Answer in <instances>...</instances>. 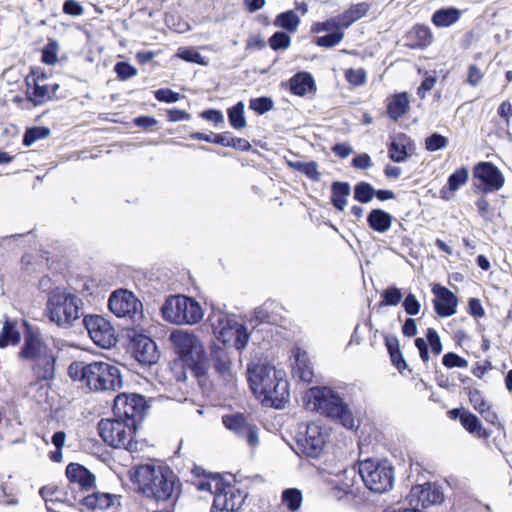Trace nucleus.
<instances>
[{"mask_svg":"<svg viewBox=\"0 0 512 512\" xmlns=\"http://www.w3.org/2000/svg\"><path fill=\"white\" fill-rule=\"evenodd\" d=\"M22 327L23 338L17 352L18 360L31 364L37 383L53 381L56 377L57 352L49 345L38 326L22 320Z\"/></svg>","mask_w":512,"mask_h":512,"instance_id":"obj_1","label":"nucleus"},{"mask_svg":"<svg viewBox=\"0 0 512 512\" xmlns=\"http://www.w3.org/2000/svg\"><path fill=\"white\" fill-rule=\"evenodd\" d=\"M253 394L263 403L281 408L289 400V384L282 369L270 364H253L247 369Z\"/></svg>","mask_w":512,"mask_h":512,"instance_id":"obj_2","label":"nucleus"},{"mask_svg":"<svg viewBox=\"0 0 512 512\" xmlns=\"http://www.w3.org/2000/svg\"><path fill=\"white\" fill-rule=\"evenodd\" d=\"M307 406L327 417L336 419L345 428L353 429L355 419L342 398L328 387H313L309 390Z\"/></svg>","mask_w":512,"mask_h":512,"instance_id":"obj_3","label":"nucleus"},{"mask_svg":"<svg viewBox=\"0 0 512 512\" xmlns=\"http://www.w3.org/2000/svg\"><path fill=\"white\" fill-rule=\"evenodd\" d=\"M169 341L173 351L187 364L199 377L205 373L206 369V351L200 338L191 331L184 329H174Z\"/></svg>","mask_w":512,"mask_h":512,"instance_id":"obj_4","label":"nucleus"},{"mask_svg":"<svg viewBox=\"0 0 512 512\" xmlns=\"http://www.w3.org/2000/svg\"><path fill=\"white\" fill-rule=\"evenodd\" d=\"M83 301L77 295L56 287L48 296L46 315L59 327L69 328L82 315Z\"/></svg>","mask_w":512,"mask_h":512,"instance_id":"obj_5","label":"nucleus"},{"mask_svg":"<svg viewBox=\"0 0 512 512\" xmlns=\"http://www.w3.org/2000/svg\"><path fill=\"white\" fill-rule=\"evenodd\" d=\"M97 429L99 436L109 446L124 448L129 452L138 451V430L127 423V420L113 415V418L101 419Z\"/></svg>","mask_w":512,"mask_h":512,"instance_id":"obj_6","label":"nucleus"},{"mask_svg":"<svg viewBox=\"0 0 512 512\" xmlns=\"http://www.w3.org/2000/svg\"><path fill=\"white\" fill-rule=\"evenodd\" d=\"M203 315L200 304L185 295L170 296L162 306V318L175 325L197 324Z\"/></svg>","mask_w":512,"mask_h":512,"instance_id":"obj_7","label":"nucleus"},{"mask_svg":"<svg viewBox=\"0 0 512 512\" xmlns=\"http://www.w3.org/2000/svg\"><path fill=\"white\" fill-rule=\"evenodd\" d=\"M359 474L365 486L375 493H385L394 484V468L388 460L366 459L359 463Z\"/></svg>","mask_w":512,"mask_h":512,"instance_id":"obj_8","label":"nucleus"},{"mask_svg":"<svg viewBox=\"0 0 512 512\" xmlns=\"http://www.w3.org/2000/svg\"><path fill=\"white\" fill-rule=\"evenodd\" d=\"M149 408L150 406L143 395L120 393L114 399L113 415L127 420V423L138 430Z\"/></svg>","mask_w":512,"mask_h":512,"instance_id":"obj_9","label":"nucleus"},{"mask_svg":"<svg viewBox=\"0 0 512 512\" xmlns=\"http://www.w3.org/2000/svg\"><path fill=\"white\" fill-rule=\"evenodd\" d=\"M129 477L136 492L156 504L160 501V481L154 464L147 463L132 468Z\"/></svg>","mask_w":512,"mask_h":512,"instance_id":"obj_10","label":"nucleus"},{"mask_svg":"<svg viewBox=\"0 0 512 512\" xmlns=\"http://www.w3.org/2000/svg\"><path fill=\"white\" fill-rule=\"evenodd\" d=\"M110 311L119 318L137 321L142 318V303L128 290H116L109 297Z\"/></svg>","mask_w":512,"mask_h":512,"instance_id":"obj_11","label":"nucleus"},{"mask_svg":"<svg viewBox=\"0 0 512 512\" xmlns=\"http://www.w3.org/2000/svg\"><path fill=\"white\" fill-rule=\"evenodd\" d=\"M83 325L88 331L93 342L104 349H109L116 345L117 338L115 329L111 323L101 315L84 316Z\"/></svg>","mask_w":512,"mask_h":512,"instance_id":"obj_12","label":"nucleus"},{"mask_svg":"<svg viewBox=\"0 0 512 512\" xmlns=\"http://www.w3.org/2000/svg\"><path fill=\"white\" fill-rule=\"evenodd\" d=\"M128 348L135 359L144 365L157 364L160 358L155 341L144 334L133 332L129 335Z\"/></svg>","mask_w":512,"mask_h":512,"instance_id":"obj_13","label":"nucleus"},{"mask_svg":"<svg viewBox=\"0 0 512 512\" xmlns=\"http://www.w3.org/2000/svg\"><path fill=\"white\" fill-rule=\"evenodd\" d=\"M220 482H215V496L210 512H238L244 503L246 495L239 489L227 486L219 488Z\"/></svg>","mask_w":512,"mask_h":512,"instance_id":"obj_14","label":"nucleus"},{"mask_svg":"<svg viewBox=\"0 0 512 512\" xmlns=\"http://www.w3.org/2000/svg\"><path fill=\"white\" fill-rule=\"evenodd\" d=\"M101 361H93L90 363L84 361H73L68 367V375L73 381L80 382L90 391H98Z\"/></svg>","mask_w":512,"mask_h":512,"instance_id":"obj_15","label":"nucleus"},{"mask_svg":"<svg viewBox=\"0 0 512 512\" xmlns=\"http://www.w3.org/2000/svg\"><path fill=\"white\" fill-rule=\"evenodd\" d=\"M222 422L227 429L234 432L239 438L244 439L252 449L259 444L258 428L248 422L244 415L238 413L224 415Z\"/></svg>","mask_w":512,"mask_h":512,"instance_id":"obj_16","label":"nucleus"},{"mask_svg":"<svg viewBox=\"0 0 512 512\" xmlns=\"http://www.w3.org/2000/svg\"><path fill=\"white\" fill-rule=\"evenodd\" d=\"M473 174L483 184L484 192L498 191L504 185L503 174L490 162L478 163L474 168Z\"/></svg>","mask_w":512,"mask_h":512,"instance_id":"obj_17","label":"nucleus"},{"mask_svg":"<svg viewBox=\"0 0 512 512\" xmlns=\"http://www.w3.org/2000/svg\"><path fill=\"white\" fill-rule=\"evenodd\" d=\"M298 445L308 457H318L325 445V437L320 426L315 423L308 424L305 434L298 440Z\"/></svg>","mask_w":512,"mask_h":512,"instance_id":"obj_18","label":"nucleus"},{"mask_svg":"<svg viewBox=\"0 0 512 512\" xmlns=\"http://www.w3.org/2000/svg\"><path fill=\"white\" fill-rule=\"evenodd\" d=\"M162 512H172L180 495V481L176 474L168 467L162 466Z\"/></svg>","mask_w":512,"mask_h":512,"instance_id":"obj_19","label":"nucleus"},{"mask_svg":"<svg viewBox=\"0 0 512 512\" xmlns=\"http://www.w3.org/2000/svg\"><path fill=\"white\" fill-rule=\"evenodd\" d=\"M410 503L416 502V505H421L422 508H428L432 505L441 503L443 500V493L430 483L424 485H417L413 487L409 493Z\"/></svg>","mask_w":512,"mask_h":512,"instance_id":"obj_20","label":"nucleus"},{"mask_svg":"<svg viewBox=\"0 0 512 512\" xmlns=\"http://www.w3.org/2000/svg\"><path fill=\"white\" fill-rule=\"evenodd\" d=\"M432 291L436 296L435 311L440 317H449L456 313L458 299L453 292L439 284H436Z\"/></svg>","mask_w":512,"mask_h":512,"instance_id":"obj_21","label":"nucleus"},{"mask_svg":"<svg viewBox=\"0 0 512 512\" xmlns=\"http://www.w3.org/2000/svg\"><path fill=\"white\" fill-rule=\"evenodd\" d=\"M98 391H116L122 387V375L117 366L101 361Z\"/></svg>","mask_w":512,"mask_h":512,"instance_id":"obj_22","label":"nucleus"},{"mask_svg":"<svg viewBox=\"0 0 512 512\" xmlns=\"http://www.w3.org/2000/svg\"><path fill=\"white\" fill-rule=\"evenodd\" d=\"M226 331L227 335L220 340L223 344H229L237 350H243L247 346L250 334L247 328L238 322L234 315H232L231 325Z\"/></svg>","mask_w":512,"mask_h":512,"instance_id":"obj_23","label":"nucleus"},{"mask_svg":"<svg viewBox=\"0 0 512 512\" xmlns=\"http://www.w3.org/2000/svg\"><path fill=\"white\" fill-rule=\"evenodd\" d=\"M65 473L71 483L79 484L83 490H89L95 484V475L82 464L69 463Z\"/></svg>","mask_w":512,"mask_h":512,"instance_id":"obj_24","label":"nucleus"},{"mask_svg":"<svg viewBox=\"0 0 512 512\" xmlns=\"http://www.w3.org/2000/svg\"><path fill=\"white\" fill-rule=\"evenodd\" d=\"M469 170L466 167H460L453 172L447 181V186L440 190V197L449 201L454 197V193L468 181Z\"/></svg>","mask_w":512,"mask_h":512,"instance_id":"obj_25","label":"nucleus"},{"mask_svg":"<svg viewBox=\"0 0 512 512\" xmlns=\"http://www.w3.org/2000/svg\"><path fill=\"white\" fill-rule=\"evenodd\" d=\"M119 498L120 496L111 493L94 492L84 497L81 502L84 506L92 510H106L114 507L116 502L119 503Z\"/></svg>","mask_w":512,"mask_h":512,"instance_id":"obj_26","label":"nucleus"},{"mask_svg":"<svg viewBox=\"0 0 512 512\" xmlns=\"http://www.w3.org/2000/svg\"><path fill=\"white\" fill-rule=\"evenodd\" d=\"M212 359L214 368L218 374L226 381L233 379L232 361L226 349L214 347L212 349Z\"/></svg>","mask_w":512,"mask_h":512,"instance_id":"obj_27","label":"nucleus"},{"mask_svg":"<svg viewBox=\"0 0 512 512\" xmlns=\"http://www.w3.org/2000/svg\"><path fill=\"white\" fill-rule=\"evenodd\" d=\"M207 321L212 328L213 334L220 341L221 338H225V335H227L226 330L231 325L232 315L219 309H213Z\"/></svg>","mask_w":512,"mask_h":512,"instance_id":"obj_28","label":"nucleus"},{"mask_svg":"<svg viewBox=\"0 0 512 512\" xmlns=\"http://www.w3.org/2000/svg\"><path fill=\"white\" fill-rule=\"evenodd\" d=\"M290 91L300 97L315 90V81L308 72H298L289 80Z\"/></svg>","mask_w":512,"mask_h":512,"instance_id":"obj_29","label":"nucleus"},{"mask_svg":"<svg viewBox=\"0 0 512 512\" xmlns=\"http://www.w3.org/2000/svg\"><path fill=\"white\" fill-rule=\"evenodd\" d=\"M22 338L23 334L17 328V322L6 317L0 331V348L16 346L21 342Z\"/></svg>","mask_w":512,"mask_h":512,"instance_id":"obj_30","label":"nucleus"},{"mask_svg":"<svg viewBox=\"0 0 512 512\" xmlns=\"http://www.w3.org/2000/svg\"><path fill=\"white\" fill-rule=\"evenodd\" d=\"M392 222L393 216L382 209H373L367 216L369 227L378 233L387 232L391 228Z\"/></svg>","mask_w":512,"mask_h":512,"instance_id":"obj_31","label":"nucleus"},{"mask_svg":"<svg viewBox=\"0 0 512 512\" xmlns=\"http://www.w3.org/2000/svg\"><path fill=\"white\" fill-rule=\"evenodd\" d=\"M370 10V4L360 2L351 5L347 10L339 15L343 29H348L353 23L365 17Z\"/></svg>","mask_w":512,"mask_h":512,"instance_id":"obj_32","label":"nucleus"},{"mask_svg":"<svg viewBox=\"0 0 512 512\" xmlns=\"http://www.w3.org/2000/svg\"><path fill=\"white\" fill-rule=\"evenodd\" d=\"M294 374L299 377L300 380L310 383L313 378V369L305 351L297 349L295 352V367Z\"/></svg>","mask_w":512,"mask_h":512,"instance_id":"obj_33","label":"nucleus"},{"mask_svg":"<svg viewBox=\"0 0 512 512\" xmlns=\"http://www.w3.org/2000/svg\"><path fill=\"white\" fill-rule=\"evenodd\" d=\"M462 11L453 8H442L434 12L432 22L437 27H449L459 21Z\"/></svg>","mask_w":512,"mask_h":512,"instance_id":"obj_34","label":"nucleus"},{"mask_svg":"<svg viewBox=\"0 0 512 512\" xmlns=\"http://www.w3.org/2000/svg\"><path fill=\"white\" fill-rule=\"evenodd\" d=\"M331 201L333 206L343 211L347 205V197L350 195L351 188L347 182H333L331 186Z\"/></svg>","mask_w":512,"mask_h":512,"instance_id":"obj_35","label":"nucleus"},{"mask_svg":"<svg viewBox=\"0 0 512 512\" xmlns=\"http://www.w3.org/2000/svg\"><path fill=\"white\" fill-rule=\"evenodd\" d=\"M409 108V99L406 93L396 94L388 104L387 113L391 119L397 121Z\"/></svg>","mask_w":512,"mask_h":512,"instance_id":"obj_36","label":"nucleus"},{"mask_svg":"<svg viewBox=\"0 0 512 512\" xmlns=\"http://www.w3.org/2000/svg\"><path fill=\"white\" fill-rule=\"evenodd\" d=\"M460 422L469 433L475 434L479 438L489 437V433L483 428L476 415L470 412H465L460 416Z\"/></svg>","mask_w":512,"mask_h":512,"instance_id":"obj_37","label":"nucleus"},{"mask_svg":"<svg viewBox=\"0 0 512 512\" xmlns=\"http://www.w3.org/2000/svg\"><path fill=\"white\" fill-rule=\"evenodd\" d=\"M299 24L300 18L293 10L280 13L274 21L276 27L283 28L289 32H295Z\"/></svg>","mask_w":512,"mask_h":512,"instance_id":"obj_38","label":"nucleus"},{"mask_svg":"<svg viewBox=\"0 0 512 512\" xmlns=\"http://www.w3.org/2000/svg\"><path fill=\"white\" fill-rule=\"evenodd\" d=\"M51 131L46 126H33L24 132L22 143L25 147L32 146L37 140L45 139Z\"/></svg>","mask_w":512,"mask_h":512,"instance_id":"obj_39","label":"nucleus"},{"mask_svg":"<svg viewBox=\"0 0 512 512\" xmlns=\"http://www.w3.org/2000/svg\"><path fill=\"white\" fill-rule=\"evenodd\" d=\"M59 43L54 38H48L47 44L42 49L41 62L53 66L58 62Z\"/></svg>","mask_w":512,"mask_h":512,"instance_id":"obj_40","label":"nucleus"},{"mask_svg":"<svg viewBox=\"0 0 512 512\" xmlns=\"http://www.w3.org/2000/svg\"><path fill=\"white\" fill-rule=\"evenodd\" d=\"M244 103L242 101L235 104L228 109V119L230 125L237 130L243 129L246 126V119L244 117Z\"/></svg>","mask_w":512,"mask_h":512,"instance_id":"obj_41","label":"nucleus"},{"mask_svg":"<svg viewBox=\"0 0 512 512\" xmlns=\"http://www.w3.org/2000/svg\"><path fill=\"white\" fill-rule=\"evenodd\" d=\"M282 503L291 511H296L302 504V493L299 489L289 488L282 493Z\"/></svg>","mask_w":512,"mask_h":512,"instance_id":"obj_42","label":"nucleus"},{"mask_svg":"<svg viewBox=\"0 0 512 512\" xmlns=\"http://www.w3.org/2000/svg\"><path fill=\"white\" fill-rule=\"evenodd\" d=\"M176 56L186 62L196 63L203 66H206L209 63V61L194 48L180 47Z\"/></svg>","mask_w":512,"mask_h":512,"instance_id":"obj_43","label":"nucleus"},{"mask_svg":"<svg viewBox=\"0 0 512 512\" xmlns=\"http://www.w3.org/2000/svg\"><path fill=\"white\" fill-rule=\"evenodd\" d=\"M375 195V189L367 182L361 181L354 187V199L361 203H369Z\"/></svg>","mask_w":512,"mask_h":512,"instance_id":"obj_44","label":"nucleus"},{"mask_svg":"<svg viewBox=\"0 0 512 512\" xmlns=\"http://www.w3.org/2000/svg\"><path fill=\"white\" fill-rule=\"evenodd\" d=\"M28 99L33 102L35 106L42 105L49 97V86L40 85L37 83V79H33V87L31 93L28 95Z\"/></svg>","mask_w":512,"mask_h":512,"instance_id":"obj_45","label":"nucleus"},{"mask_svg":"<svg viewBox=\"0 0 512 512\" xmlns=\"http://www.w3.org/2000/svg\"><path fill=\"white\" fill-rule=\"evenodd\" d=\"M345 34L343 31L338 30L331 32L327 35L318 37L315 41L316 45L324 48H331L338 45L344 38Z\"/></svg>","mask_w":512,"mask_h":512,"instance_id":"obj_46","label":"nucleus"},{"mask_svg":"<svg viewBox=\"0 0 512 512\" xmlns=\"http://www.w3.org/2000/svg\"><path fill=\"white\" fill-rule=\"evenodd\" d=\"M342 25L339 15L337 17L330 18L324 22L314 23L311 30L314 33L326 32V31H338L342 30Z\"/></svg>","mask_w":512,"mask_h":512,"instance_id":"obj_47","label":"nucleus"},{"mask_svg":"<svg viewBox=\"0 0 512 512\" xmlns=\"http://www.w3.org/2000/svg\"><path fill=\"white\" fill-rule=\"evenodd\" d=\"M114 72L122 80H128L137 74V69L127 61H119L114 65Z\"/></svg>","mask_w":512,"mask_h":512,"instance_id":"obj_48","label":"nucleus"},{"mask_svg":"<svg viewBox=\"0 0 512 512\" xmlns=\"http://www.w3.org/2000/svg\"><path fill=\"white\" fill-rule=\"evenodd\" d=\"M249 108L262 115L273 108V100L269 97L252 98L249 102Z\"/></svg>","mask_w":512,"mask_h":512,"instance_id":"obj_49","label":"nucleus"},{"mask_svg":"<svg viewBox=\"0 0 512 512\" xmlns=\"http://www.w3.org/2000/svg\"><path fill=\"white\" fill-rule=\"evenodd\" d=\"M290 44V36L282 31L275 32L269 39V45L273 50L287 49Z\"/></svg>","mask_w":512,"mask_h":512,"instance_id":"obj_50","label":"nucleus"},{"mask_svg":"<svg viewBox=\"0 0 512 512\" xmlns=\"http://www.w3.org/2000/svg\"><path fill=\"white\" fill-rule=\"evenodd\" d=\"M447 144L448 139L445 136L438 133H433L425 140V147L428 151L431 152L443 149L447 146Z\"/></svg>","mask_w":512,"mask_h":512,"instance_id":"obj_51","label":"nucleus"},{"mask_svg":"<svg viewBox=\"0 0 512 512\" xmlns=\"http://www.w3.org/2000/svg\"><path fill=\"white\" fill-rule=\"evenodd\" d=\"M382 298L383 301L380 303L381 306H395L402 300V293L397 287H389L382 293Z\"/></svg>","mask_w":512,"mask_h":512,"instance_id":"obj_52","label":"nucleus"},{"mask_svg":"<svg viewBox=\"0 0 512 512\" xmlns=\"http://www.w3.org/2000/svg\"><path fill=\"white\" fill-rule=\"evenodd\" d=\"M389 157L394 162H403L407 157V150L404 144L392 141L389 148Z\"/></svg>","mask_w":512,"mask_h":512,"instance_id":"obj_53","label":"nucleus"},{"mask_svg":"<svg viewBox=\"0 0 512 512\" xmlns=\"http://www.w3.org/2000/svg\"><path fill=\"white\" fill-rule=\"evenodd\" d=\"M442 362L443 365L449 369L455 367L466 368L468 366V361L465 358L453 352L446 353L443 356Z\"/></svg>","mask_w":512,"mask_h":512,"instance_id":"obj_54","label":"nucleus"},{"mask_svg":"<svg viewBox=\"0 0 512 512\" xmlns=\"http://www.w3.org/2000/svg\"><path fill=\"white\" fill-rule=\"evenodd\" d=\"M426 338L431 347L432 352L435 355H439L442 352V343L437 331L433 328H429L427 330Z\"/></svg>","mask_w":512,"mask_h":512,"instance_id":"obj_55","label":"nucleus"},{"mask_svg":"<svg viewBox=\"0 0 512 512\" xmlns=\"http://www.w3.org/2000/svg\"><path fill=\"white\" fill-rule=\"evenodd\" d=\"M185 366H187V364L184 361H182V359L180 357H179V359L170 363L169 368L172 371V373L174 374V377L177 381H185L186 380L187 375H186Z\"/></svg>","mask_w":512,"mask_h":512,"instance_id":"obj_56","label":"nucleus"},{"mask_svg":"<svg viewBox=\"0 0 512 512\" xmlns=\"http://www.w3.org/2000/svg\"><path fill=\"white\" fill-rule=\"evenodd\" d=\"M63 13L78 17L81 16L84 12L82 5L76 0H65L62 6Z\"/></svg>","mask_w":512,"mask_h":512,"instance_id":"obj_57","label":"nucleus"},{"mask_svg":"<svg viewBox=\"0 0 512 512\" xmlns=\"http://www.w3.org/2000/svg\"><path fill=\"white\" fill-rule=\"evenodd\" d=\"M403 307L407 314L415 316L420 311V303L414 294L410 293L403 301Z\"/></svg>","mask_w":512,"mask_h":512,"instance_id":"obj_58","label":"nucleus"},{"mask_svg":"<svg viewBox=\"0 0 512 512\" xmlns=\"http://www.w3.org/2000/svg\"><path fill=\"white\" fill-rule=\"evenodd\" d=\"M346 79L353 85H362L366 80V72L363 69H349L346 72Z\"/></svg>","mask_w":512,"mask_h":512,"instance_id":"obj_59","label":"nucleus"},{"mask_svg":"<svg viewBox=\"0 0 512 512\" xmlns=\"http://www.w3.org/2000/svg\"><path fill=\"white\" fill-rule=\"evenodd\" d=\"M484 74L475 64H472L468 68L467 83L473 87H476L483 79Z\"/></svg>","mask_w":512,"mask_h":512,"instance_id":"obj_60","label":"nucleus"},{"mask_svg":"<svg viewBox=\"0 0 512 512\" xmlns=\"http://www.w3.org/2000/svg\"><path fill=\"white\" fill-rule=\"evenodd\" d=\"M469 399L474 409L477 410L479 413L489 406L482 398L480 392L477 390L470 392Z\"/></svg>","mask_w":512,"mask_h":512,"instance_id":"obj_61","label":"nucleus"},{"mask_svg":"<svg viewBox=\"0 0 512 512\" xmlns=\"http://www.w3.org/2000/svg\"><path fill=\"white\" fill-rule=\"evenodd\" d=\"M302 173L313 181H319L321 179V173L318 171V164L315 161L307 162Z\"/></svg>","mask_w":512,"mask_h":512,"instance_id":"obj_62","label":"nucleus"},{"mask_svg":"<svg viewBox=\"0 0 512 512\" xmlns=\"http://www.w3.org/2000/svg\"><path fill=\"white\" fill-rule=\"evenodd\" d=\"M468 312L474 317H483L485 311L482 307L481 301L477 298H471L468 302Z\"/></svg>","mask_w":512,"mask_h":512,"instance_id":"obj_63","label":"nucleus"},{"mask_svg":"<svg viewBox=\"0 0 512 512\" xmlns=\"http://www.w3.org/2000/svg\"><path fill=\"white\" fill-rule=\"evenodd\" d=\"M201 117L204 118L205 120L213 122L215 124L224 122L223 114L219 110H215V109L203 111L201 113Z\"/></svg>","mask_w":512,"mask_h":512,"instance_id":"obj_64","label":"nucleus"}]
</instances>
